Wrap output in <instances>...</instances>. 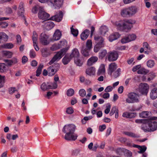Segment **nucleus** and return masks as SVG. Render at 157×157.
<instances>
[{
    "instance_id": "51",
    "label": "nucleus",
    "mask_w": 157,
    "mask_h": 157,
    "mask_svg": "<svg viewBox=\"0 0 157 157\" xmlns=\"http://www.w3.org/2000/svg\"><path fill=\"white\" fill-rule=\"evenodd\" d=\"M32 39L33 43L37 42V40L38 39V35L35 32H33V33Z\"/></svg>"
},
{
    "instance_id": "42",
    "label": "nucleus",
    "mask_w": 157,
    "mask_h": 157,
    "mask_svg": "<svg viewBox=\"0 0 157 157\" xmlns=\"http://www.w3.org/2000/svg\"><path fill=\"white\" fill-rule=\"evenodd\" d=\"M5 77L4 76L0 75V88L2 87L5 82Z\"/></svg>"
},
{
    "instance_id": "15",
    "label": "nucleus",
    "mask_w": 157,
    "mask_h": 157,
    "mask_svg": "<svg viewBox=\"0 0 157 157\" xmlns=\"http://www.w3.org/2000/svg\"><path fill=\"white\" fill-rule=\"evenodd\" d=\"M148 125H149L151 131H154L157 129V122L153 120H148Z\"/></svg>"
},
{
    "instance_id": "18",
    "label": "nucleus",
    "mask_w": 157,
    "mask_h": 157,
    "mask_svg": "<svg viewBox=\"0 0 157 157\" xmlns=\"http://www.w3.org/2000/svg\"><path fill=\"white\" fill-rule=\"evenodd\" d=\"M144 124H143L141 125V129L145 132H151L149 125H148V120H146Z\"/></svg>"
},
{
    "instance_id": "46",
    "label": "nucleus",
    "mask_w": 157,
    "mask_h": 157,
    "mask_svg": "<svg viewBox=\"0 0 157 157\" xmlns=\"http://www.w3.org/2000/svg\"><path fill=\"white\" fill-rule=\"evenodd\" d=\"M6 66L4 63H0V72H3L6 71Z\"/></svg>"
},
{
    "instance_id": "43",
    "label": "nucleus",
    "mask_w": 157,
    "mask_h": 157,
    "mask_svg": "<svg viewBox=\"0 0 157 157\" xmlns=\"http://www.w3.org/2000/svg\"><path fill=\"white\" fill-rule=\"evenodd\" d=\"M150 113L147 111H144L140 114V117L146 118L149 115Z\"/></svg>"
},
{
    "instance_id": "44",
    "label": "nucleus",
    "mask_w": 157,
    "mask_h": 157,
    "mask_svg": "<svg viewBox=\"0 0 157 157\" xmlns=\"http://www.w3.org/2000/svg\"><path fill=\"white\" fill-rule=\"evenodd\" d=\"M127 36L130 42L135 40L136 38V36L134 34H129Z\"/></svg>"
},
{
    "instance_id": "25",
    "label": "nucleus",
    "mask_w": 157,
    "mask_h": 157,
    "mask_svg": "<svg viewBox=\"0 0 157 157\" xmlns=\"http://www.w3.org/2000/svg\"><path fill=\"white\" fill-rule=\"evenodd\" d=\"M90 34V31L88 29H86L81 35V38L82 40H86Z\"/></svg>"
},
{
    "instance_id": "39",
    "label": "nucleus",
    "mask_w": 157,
    "mask_h": 157,
    "mask_svg": "<svg viewBox=\"0 0 157 157\" xmlns=\"http://www.w3.org/2000/svg\"><path fill=\"white\" fill-rule=\"evenodd\" d=\"M42 9V8L41 7L39 6H36L33 7L32 11L33 13H36L38 10H39L40 11V10H41Z\"/></svg>"
},
{
    "instance_id": "22",
    "label": "nucleus",
    "mask_w": 157,
    "mask_h": 157,
    "mask_svg": "<svg viewBox=\"0 0 157 157\" xmlns=\"http://www.w3.org/2000/svg\"><path fill=\"white\" fill-rule=\"evenodd\" d=\"M61 33L60 31L58 30H56L53 35V39L55 40H59L61 36Z\"/></svg>"
},
{
    "instance_id": "10",
    "label": "nucleus",
    "mask_w": 157,
    "mask_h": 157,
    "mask_svg": "<svg viewBox=\"0 0 157 157\" xmlns=\"http://www.w3.org/2000/svg\"><path fill=\"white\" fill-rule=\"evenodd\" d=\"M63 0H50V3L55 9H59L63 5Z\"/></svg>"
},
{
    "instance_id": "61",
    "label": "nucleus",
    "mask_w": 157,
    "mask_h": 157,
    "mask_svg": "<svg viewBox=\"0 0 157 157\" xmlns=\"http://www.w3.org/2000/svg\"><path fill=\"white\" fill-rule=\"evenodd\" d=\"M143 46L145 49L151 50V48L147 42H144L143 44Z\"/></svg>"
},
{
    "instance_id": "26",
    "label": "nucleus",
    "mask_w": 157,
    "mask_h": 157,
    "mask_svg": "<svg viewBox=\"0 0 157 157\" xmlns=\"http://www.w3.org/2000/svg\"><path fill=\"white\" fill-rule=\"evenodd\" d=\"M2 55L8 58H11L13 54V52L7 51H3L2 52Z\"/></svg>"
},
{
    "instance_id": "8",
    "label": "nucleus",
    "mask_w": 157,
    "mask_h": 157,
    "mask_svg": "<svg viewBox=\"0 0 157 157\" xmlns=\"http://www.w3.org/2000/svg\"><path fill=\"white\" fill-rule=\"evenodd\" d=\"M49 36L44 33L41 34L39 38V40L41 43L44 45H47L49 44V42L48 40Z\"/></svg>"
},
{
    "instance_id": "41",
    "label": "nucleus",
    "mask_w": 157,
    "mask_h": 157,
    "mask_svg": "<svg viewBox=\"0 0 157 157\" xmlns=\"http://www.w3.org/2000/svg\"><path fill=\"white\" fill-rule=\"evenodd\" d=\"M123 153L124 155L126 157H130L132 155V153L129 150L125 148Z\"/></svg>"
},
{
    "instance_id": "62",
    "label": "nucleus",
    "mask_w": 157,
    "mask_h": 157,
    "mask_svg": "<svg viewBox=\"0 0 157 157\" xmlns=\"http://www.w3.org/2000/svg\"><path fill=\"white\" fill-rule=\"evenodd\" d=\"M74 112V110L71 107L68 108L66 110V113L68 114H71Z\"/></svg>"
},
{
    "instance_id": "32",
    "label": "nucleus",
    "mask_w": 157,
    "mask_h": 157,
    "mask_svg": "<svg viewBox=\"0 0 157 157\" xmlns=\"http://www.w3.org/2000/svg\"><path fill=\"white\" fill-rule=\"evenodd\" d=\"M8 38V36L4 33H0V43L1 41H6Z\"/></svg>"
},
{
    "instance_id": "4",
    "label": "nucleus",
    "mask_w": 157,
    "mask_h": 157,
    "mask_svg": "<svg viewBox=\"0 0 157 157\" xmlns=\"http://www.w3.org/2000/svg\"><path fill=\"white\" fill-rule=\"evenodd\" d=\"M128 98L126 99V102L128 103H133L138 102L140 101V96L138 94L135 93H129Z\"/></svg>"
},
{
    "instance_id": "20",
    "label": "nucleus",
    "mask_w": 157,
    "mask_h": 157,
    "mask_svg": "<svg viewBox=\"0 0 157 157\" xmlns=\"http://www.w3.org/2000/svg\"><path fill=\"white\" fill-rule=\"evenodd\" d=\"M54 24L52 21H47L44 22V26L46 30H50L54 27Z\"/></svg>"
},
{
    "instance_id": "57",
    "label": "nucleus",
    "mask_w": 157,
    "mask_h": 157,
    "mask_svg": "<svg viewBox=\"0 0 157 157\" xmlns=\"http://www.w3.org/2000/svg\"><path fill=\"white\" fill-rule=\"evenodd\" d=\"M86 91L84 89H80L79 91V94L80 96L82 97H84L86 95Z\"/></svg>"
},
{
    "instance_id": "36",
    "label": "nucleus",
    "mask_w": 157,
    "mask_h": 157,
    "mask_svg": "<svg viewBox=\"0 0 157 157\" xmlns=\"http://www.w3.org/2000/svg\"><path fill=\"white\" fill-rule=\"evenodd\" d=\"M124 133L126 135L132 137L138 138L139 137V136L137 135H136L135 133L131 132H124Z\"/></svg>"
},
{
    "instance_id": "14",
    "label": "nucleus",
    "mask_w": 157,
    "mask_h": 157,
    "mask_svg": "<svg viewBox=\"0 0 157 157\" xmlns=\"http://www.w3.org/2000/svg\"><path fill=\"white\" fill-rule=\"evenodd\" d=\"M24 6L23 2H21L19 6L18 10L17 12V14L19 16L24 17L25 11Z\"/></svg>"
},
{
    "instance_id": "55",
    "label": "nucleus",
    "mask_w": 157,
    "mask_h": 157,
    "mask_svg": "<svg viewBox=\"0 0 157 157\" xmlns=\"http://www.w3.org/2000/svg\"><path fill=\"white\" fill-rule=\"evenodd\" d=\"M156 76L155 74L153 72H151L149 74V77L147 78L148 81H150L152 80Z\"/></svg>"
},
{
    "instance_id": "52",
    "label": "nucleus",
    "mask_w": 157,
    "mask_h": 157,
    "mask_svg": "<svg viewBox=\"0 0 157 157\" xmlns=\"http://www.w3.org/2000/svg\"><path fill=\"white\" fill-rule=\"evenodd\" d=\"M138 149L140 150V151H138V153H143L146 150L147 147L144 146H140Z\"/></svg>"
},
{
    "instance_id": "54",
    "label": "nucleus",
    "mask_w": 157,
    "mask_h": 157,
    "mask_svg": "<svg viewBox=\"0 0 157 157\" xmlns=\"http://www.w3.org/2000/svg\"><path fill=\"white\" fill-rule=\"evenodd\" d=\"M60 48L58 44H54L50 48L51 50L52 51H54Z\"/></svg>"
},
{
    "instance_id": "24",
    "label": "nucleus",
    "mask_w": 157,
    "mask_h": 157,
    "mask_svg": "<svg viewBox=\"0 0 157 157\" xmlns=\"http://www.w3.org/2000/svg\"><path fill=\"white\" fill-rule=\"evenodd\" d=\"M105 66L103 64H101L98 69L97 74L98 75H104L105 73Z\"/></svg>"
},
{
    "instance_id": "59",
    "label": "nucleus",
    "mask_w": 157,
    "mask_h": 157,
    "mask_svg": "<svg viewBox=\"0 0 157 157\" xmlns=\"http://www.w3.org/2000/svg\"><path fill=\"white\" fill-rule=\"evenodd\" d=\"M29 56L31 58H34L36 56V54L35 51L32 49L30 50L29 52Z\"/></svg>"
},
{
    "instance_id": "5",
    "label": "nucleus",
    "mask_w": 157,
    "mask_h": 157,
    "mask_svg": "<svg viewBox=\"0 0 157 157\" xmlns=\"http://www.w3.org/2000/svg\"><path fill=\"white\" fill-rule=\"evenodd\" d=\"M68 48H65L61 49L57 52L52 59L49 62V64L51 65L56 61H57L60 59L66 53Z\"/></svg>"
},
{
    "instance_id": "56",
    "label": "nucleus",
    "mask_w": 157,
    "mask_h": 157,
    "mask_svg": "<svg viewBox=\"0 0 157 157\" xmlns=\"http://www.w3.org/2000/svg\"><path fill=\"white\" fill-rule=\"evenodd\" d=\"M71 32L72 34L75 36H77L78 33V30L77 29H75L72 27L71 28Z\"/></svg>"
},
{
    "instance_id": "37",
    "label": "nucleus",
    "mask_w": 157,
    "mask_h": 157,
    "mask_svg": "<svg viewBox=\"0 0 157 157\" xmlns=\"http://www.w3.org/2000/svg\"><path fill=\"white\" fill-rule=\"evenodd\" d=\"M124 148H118L116 150L115 152L117 155L121 156L124 152Z\"/></svg>"
},
{
    "instance_id": "6",
    "label": "nucleus",
    "mask_w": 157,
    "mask_h": 157,
    "mask_svg": "<svg viewBox=\"0 0 157 157\" xmlns=\"http://www.w3.org/2000/svg\"><path fill=\"white\" fill-rule=\"evenodd\" d=\"M94 38L97 44L94 46V50L95 52H97L101 48L104 47V40L102 37L98 36H95Z\"/></svg>"
},
{
    "instance_id": "35",
    "label": "nucleus",
    "mask_w": 157,
    "mask_h": 157,
    "mask_svg": "<svg viewBox=\"0 0 157 157\" xmlns=\"http://www.w3.org/2000/svg\"><path fill=\"white\" fill-rule=\"evenodd\" d=\"M85 48V47H83L82 48L81 52L82 54L85 56H87L89 55V51Z\"/></svg>"
},
{
    "instance_id": "21",
    "label": "nucleus",
    "mask_w": 157,
    "mask_h": 157,
    "mask_svg": "<svg viewBox=\"0 0 157 157\" xmlns=\"http://www.w3.org/2000/svg\"><path fill=\"white\" fill-rule=\"evenodd\" d=\"M70 57L72 58H74L76 59L79 56V53L78 49L74 48L72 50L71 53L69 55Z\"/></svg>"
},
{
    "instance_id": "31",
    "label": "nucleus",
    "mask_w": 157,
    "mask_h": 157,
    "mask_svg": "<svg viewBox=\"0 0 157 157\" xmlns=\"http://www.w3.org/2000/svg\"><path fill=\"white\" fill-rule=\"evenodd\" d=\"M75 63L79 66H81L83 63V58L80 57L79 56L76 59H74Z\"/></svg>"
},
{
    "instance_id": "58",
    "label": "nucleus",
    "mask_w": 157,
    "mask_h": 157,
    "mask_svg": "<svg viewBox=\"0 0 157 157\" xmlns=\"http://www.w3.org/2000/svg\"><path fill=\"white\" fill-rule=\"evenodd\" d=\"M121 42L123 44L126 43L130 42V41L127 36H125L121 40Z\"/></svg>"
},
{
    "instance_id": "34",
    "label": "nucleus",
    "mask_w": 157,
    "mask_h": 157,
    "mask_svg": "<svg viewBox=\"0 0 157 157\" xmlns=\"http://www.w3.org/2000/svg\"><path fill=\"white\" fill-rule=\"evenodd\" d=\"M3 48L11 49L13 47V45L11 43H7L4 44L1 46Z\"/></svg>"
},
{
    "instance_id": "64",
    "label": "nucleus",
    "mask_w": 157,
    "mask_h": 157,
    "mask_svg": "<svg viewBox=\"0 0 157 157\" xmlns=\"http://www.w3.org/2000/svg\"><path fill=\"white\" fill-rule=\"evenodd\" d=\"M17 42L18 44L20 43L21 42V38L20 35L18 34L16 36Z\"/></svg>"
},
{
    "instance_id": "45",
    "label": "nucleus",
    "mask_w": 157,
    "mask_h": 157,
    "mask_svg": "<svg viewBox=\"0 0 157 157\" xmlns=\"http://www.w3.org/2000/svg\"><path fill=\"white\" fill-rule=\"evenodd\" d=\"M107 53V51L104 50L100 52L99 53V58L100 59H102L104 57Z\"/></svg>"
},
{
    "instance_id": "30",
    "label": "nucleus",
    "mask_w": 157,
    "mask_h": 157,
    "mask_svg": "<svg viewBox=\"0 0 157 157\" xmlns=\"http://www.w3.org/2000/svg\"><path fill=\"white\" fill-rule=\"evenodd\" d=\"M51 85L48 84V83H46L45 82L43 83L40 86V88L44 91L50 89Z\"/></svg>"
},
{
    "instance_id": "27",
    "label": "nucleus",
    "mask_w": 157,
    "mask_h": 157,
    "mask_svg": "<svg viewBox=\"0 0 157 157\" xmlns=\"http://www.w3.org/2000/svg\"><path fill=\"white\" fill-rule=\"evenodd\" d=\"M121 69L120 68L117 69L116 71H114L112 74V76L113 78H116L119 77L121 74Z\"/></svg>"
},
{
    "instance_id": "17",
    "label": "nucleus",
    "mask_w": 157,
    "mask_h": 157,
    "mask_svg": "<svg viewBox=\"0 0 157 157\" xmlns=\"http://www.w3.org/2000/svg\"><path fill=\"white\" fill-rule=\"evenodd\" d=\"M96 69L94 67H90L87 68L86 71V74L90 76H94L95 75Z\"/></svg>"
},
{
    "instance_id": "3",
    "label": "nucleus",
    "mask_w": 157,
    "mask_h": 157,
    "mask_svg": "<svg viewBox=\"0 0 157 157\" xmlns=\"http://www.w3.org/2000/svg\"><path fill=\"white\" fill-rule=\"evenodd\" d=\"M136 12V8L132 6L123 10L121 12V14L123 17H129L135 14Z\"/></svg>"
},
{
    "instance_id": "7",
    "label": "nucleus",
    "mask_w": 157,
    "mask_h": 157,
    "mask_svg": "<svg viewBox=\"0 0 157 157\" xmlns=\"http://www.w3.org/2000/svg\"><path fill=\"white\" fill-rule=\"evenodd\" d=\"M149 89L148 85L146 83H141L139 86V91L142 94L146 95Z\"/></svg>"
},
{
    "instance_id": "11",
    "label": "nucleus",
    "mask_w": 157,
    "mask_h": 157,
    "mask_svg": "<svg viewBox=\"0 0 157 157\" xmlns=\"http://www.w3.org/2000/svg\"><path fill=\"white\" fill-rule=\"evenodd\" d=\"M63 14L62 11H59L58 13L49 18L51 20H55L56 21L60 22L63 18Z\"/></svg>"
},
{
    "instance_id": "63",
    "label": "nucleus",
    "mask_w": 157,
    "mask_h": 157,
    "mask_svg": "<svg viewBox=\"0 0 157 157\" xmlns=\"http://www.w3.org/2000/svg\"><path fill=\"white\" fill-rule=\"evenodd\" d=\"M9 91L10 94H12L17 91L15 88L11 87L9 89Z\"/></svg>"
},
{
    "instance_id": "23",
    "label": "nucleus",
    "mask_w": 157,
    "mask_h": 157,
    "mask_svg": "<svg viewBox=\"0 0 157 157\" xmlns=\"http://www.w3.org/2000/svg\"><path fill=\"white\" fill-rule=\"evenodd\" d=\"M120 35L118 33H115L111 34L109 37V40L110 42L117 40L120 37Z\"/></svg>"
},
{
    "instance_id": "9",
    "label": "nucleus",
    "mask_w": 157,
    "mask_h": 157,
    "mask_svg": "<svg viewBox=\"0 0 157 157\" xmlns=\"http://www.w3.org/2000/svg\"><path fill=\"white\" fill-rule=\"evenodd\" d=\"M118 54L116 51L109 52L108 54V58L109 61H114L118 58Z\"/></svg>"
},
{
    "instance_id": "38",
    "label": "nucleus",
    "mask_w": 157,
    "mask_h": 157,
    "mask_svg": "<svg viewBox=\"0 0 157 157\" xmlns=\"http://www.w3.org/2000/svg\"><path fill=\"white\" fill-rule=\"evenodd\" d=\"M100 31L101 34L104 35L108 31V28L105 26H102L100 29Z\"/></svg>"
},
{
    "instance_id": "60",
    "label": "nucleus",
    "mask_w": 157,
    "mask_h": 157,
    "mask_svg": "<svg viewBox=\"0 0 157 157\" xmlns=\"http://www.w3.org/2000/svg\"><path fill=\"white\" fill-rule=\"evenodd\" d=\"M118 110V109L116 107H113L112 108L109 114L110 116H112L114 113H115Z\"/></svg>"
},
{
    "instance_id": "13",
    "label": "nucleus",
    "mask_w": 157,
    "mask_h": 157,
    "mask_svg": "<svg viewBox=\"0 0 157 157\" xmlns=\"http://www.w3.org/2000/svg\"><path fill=\"white\" fill-rule=\"evenodd\" d=\"M50 15L48 13L45 12L42 9L40 10L38 13V17L43 20L49 19Z\"/></svg>"
},
{
    "instance_id": "19",
    "label": "nucleus",
    "mask_w": 157,
    "mask_h": 157,
    "mask_svg": "<svg viewBox=\"0 0 157 157\" xmlns=\"http://www.w3.org/2000/svg\"><path fill=\"white\" fill-rule=\"evenodd\" d=\"M136 116L135 113H129L128 112H124L122 114V117L128 118H132L135 117Z\"/></svg>"
},
{
    "instance_id": "48",
    "label": "nucleus",
    "mask_w": 157,
    "mask_h": 157,
    "mask_svg": "<svg viewBox=\"0 0 157 157\" xmlns=\"http://www.w3.org/2000/svg\"><path fill=\"white\" fill-rule=\"evenodd\" d=\"M92 47V42L91 40H88L86 42V48L88 50H90Z\"/></svg>"
},
{
    "instance_id": "29",
    "label": "nucleus",
    "mask_w": 157,
    "mask_h": 157,
    "mask_svg": "<svg viewBox=\"0 0 157 157\" xmlns=\"http://www.w3.org/2000/svg\"><path fill=\"white\" fill-rule=\"evenodd\" d=\"M71 58L70 57L69 54H67L63 58L62 62L64 65L67 64L70 61Z\"/></svg>"
},
{
    "instance_id": "40",
    "label": "nucleus",
    "mask_w": 157,
    "mask_h": 157,
    "mask_svg": "<svg viewBox=\"0 0 157 157\" xmlns=\"http://www.w3.org/2000/svg\"><path fill=\"white\" fill-rule=\"evenodd\" d=\"M43 67V64H40L38 68L36 71V75L37 76H39L42 70Z\"/></svg>"
},
{
    "instance_id": "49",
    "label": "nucleus",
    "mask_w": 157,
    "mask_h": 157,
    "mask_svg": "<svg viewBox=\"0 0 157 157\" xmlns=\"http://www.w3.org/2000/svg\"><path fill=\"white\" fill-rule=\"evenodd\" d=\"M148 73V71L144 68H141L137 71V73L140 74H146Z\"/></svg>"
},
{
    "instance_id": "2",
    "label": "nucleus",
    "mask_w": 157,
    "mask_h": 157,
    "mask_svg": "<svg viewBox=\"0 0 157 157\" xmlns=\"http://www.w3.org/2000/svg\"><path fill=\"white\" fill-rule=\"evenodd\" d=\"M135 22L134 21L131 19L126 20L124 21L116 22L115 25L118 29L128 32L132 27L133 24Z\"/></svg>"
},
{
    "instance_id": "47",
    "label": "nucleus",
    "mask_w": 157,
    "mask_h": 157,
    "mask_svg": "<svg viewBox=\"0 0 157 157\" xmlns=\"http://www.w3.org/2000/svg\"><path fill=\"white\" fill-rule=\"evenodd\" d=\"M147 64L148 67L151 68L154 66L155 62L153 60H149L147 62Z\"/></svg>"
},
{
    "instance_id": "16",
    "label": "nucleus",
    "mask_w": 157,
    "mask_h": 157,
    "mask_svg": "<svg viewBox=\"0 0 157 157\" xmlns=\"http://www.w3.org/2000/svg\"><path fill=\"white\" fill-rule=\"evenodd\" d=\"M117 67V65L115 63H112L109 66L108 74L112 75L113 72L116 69Z\"/></svg>"
},
{
    "instance_id": "12",
    "label": "nucleus",
    "mask_w": 157,
    "mask_h": 157,
    "mask_svg": "<svg viewBox=\"0 0 157 157\" xmlns=\"http://www.w3.org/2000/svg\"><path fill=\"white\" fill-rule=\"evenodd\" d=\"M150 98L152 100H155L157 98V85L153 86L150 92Z\"/></svg>"
},
{
    "instance_id": "53",
    "label": "nucleus",
    "mask_w": 157,
    "mask_h": 157,
    "mask_svg": "<svg viewBox=\"0 0 157 157\" xmlns=\"http://www.w3.org/2000/svg\"><path fill=\"white\" fill-rule=\"evenodd\" d=\"M74 90L71 88L69 89L67 92V94L68 96H71L74 94Z\"/></svg>"
},
{
    "instance_id": "1",
    "label": "nucleus",
    "mask_w": 157,
    "mask_h": 157,
    "mask_svg": "<svg viewBox=\"0 0 157 157\" xmlns=\"http://www.w3.org/2000/svg\"><path fill=\"white\" fill-rule=\"evenodd\" d=\"M76 126L73 124H69L64 126L63 131L65 133L64 138L67 140H75L78 137L76 134H74Z\"/></svg>"
},
{
    "instance_id": "28",
    "label": "nucleus",
    "mask_w": 157,
    "mask_h": 157,
    "mask_svg": "<svg viewBox=\"0 0 157 157\" xmlns=\"http://www.w3.org/2000/svg\"><path fill=\"white\" fill-rule=\"evenodd\" d=\"M98 60V58L96 56H93L89 59L87 61V65L91 66L96 62Z\"/></svg>"
},
{
    "instance_id": "33",
    "label": "nucleus",
    "mask_w": 157,
    "mask_h": 157,
    "mask_svg": "<svg viewBox=\"0 0 157 157\" xmlns=\"http://www.w3.org/2000/svg\"><path fill=\"white\" fill-rule=\"evenodd\" d=\"M48 75L49 76H52L55 75L56 73L55 71V69L53 66H51L48 69Z\"/></svg>"
},
{
    "instance_id": "50",
    "label": "nucleus",
    "mask_w": 157,
    "mask_h": 157,
    "mask_svg": "<svg viewBox=\"0 0 157 157\" xmlns=\"http://www.w3.org/2000/svg\"><path fill=\"white\" fill-rule=\"evenodd\" d=\"M58 44L59 45V47H60V48H62L63 46H65L67 45V42L65 40H62L60 41L59 42V43Z\"/></svg>"
}]
</instances>
